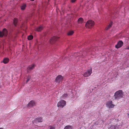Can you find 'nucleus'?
Segmentation results:
<instances>
[{"label":"nucleus","mask_w":129,"mask_h":129,"mask_svg":"<svg viewBox=\"0 0 129 129\" xmlns=\"http://www.w3.org/2000/svg\"><path fill=\"white\" fill-rule=\"evenodd\" d=\"M30 0L31 1H34V0Z\"/></svg>","instance_id":"28"},{"label":"nucleus","mask_w":129,"mask_h":129,"mask_svg":"<svg viewBox=\"0 0 129 129\" xmlns=\"http://www.w3.org/2000/svg\"><path fill=\"white\" fill-rule=\"evenodd\" d=\"M123 43L122 41H119L117 42V44L115 45V47L117 49L123 46Z\"/></svg>","instance_id":"9"},{"label":"nucleus","mask_w":129,"mask_h":129,"mask_svg":"<svg viewBox=\"0 0 129 129\" xmlns=\"http://www.w3.org/2000/svg\"><path fill=\"white\" fill-rule=\"evenodd\" d=\"M83 21V19L82 18H79L78 20V22L79 23H81Z\"/></svg>","instance_id":"18"},{"label":"nucleus","mask_w":129,"mask_h":129,"mask_svg":"<svg viewBox=\"0 0 129 129\" xmlns=\"http://www.w3.org/2000/svg\"><path fill=\"white\" fill-rule=\"evenodd\" d=\"M0 129H4L3 128H0Z\"/></svg>","instance_id":"27"},{"label":"nucleus","mask_w":129,"mask_h":129,"mask_svg":"<svg viewBox=\"0 0 129 129\" xmlns=\"http://www.w3.org/2000/svg\"><path fill=\"white\" fill-rule=\"evenodd\" d=\"M7 31L5 28L3 29L2 31H0V37H3L4 36H7Z\"/></svg>","instance_id":"7"},{"label":"nucleus","mask_w":129,"mask_h":129,"mask_svg":"<svg viewBox=\"0 0 129 129\" xmlns=\"http://www.w3.org/2000/svg\"><path fill=\"white\" fill-rule=\"evenodd\" d=\"M123 93L122 90H119L116 92L113 96L115 99H119L123 97Z\"/></svg>","instance_id":"1"},{"label":"nucleus","mask_w":129,"mask_h":129,"mask_svg":"<svg viewBox=\"0 0 129 129\" xmlns=\"http://www.w3.org/2000/svg\"><path fill=\"white\" fill-rule=\"evenodd\" d=\"M30 77H28L27 78V80L26 81V83H27L28 82V81L30 79Z\"/></svg>","instance_id":"24"},{"label":"nucleus","mask_w":129,"mask_h":129,"mask_svg":"<svg viewBox=\"0 0 129 129\" xmlns=\"http://www.w3.org/2000/svg\"><path fill=\"white\" fill-rule=\"evenodd\" d=\"M74 33V31H71L69 32L68 33V35H71Z\"/></svg>","instance_id":"21"},{"label":"nucleus","mask_w":129,"mask_h":129,"mask_svg":"<svg viewBox=\"0 0 129 129\" xmlns=\"http://www.w3.org/2000/svg\"><path fill=\"white\" fill-rule=\"evenodd\" d=\"M64 129H72V127L71 125H67L64 127Z\"/></svg>","instance_id":"17"},{"label":"nucleus","mask_w":129,"mask_h":129,"mask_svg":"<svg viewBox=\"0 0 129 129\" xmlns=\"http://www.w3.org/2000/svg\"><path fill=\"white\" fill-rule=\"evenodd\" d=\"M9 59L7 58H5L4 59L3 62L4 63L6 64L9 62Z\"/></svg>","instance_id":"15"},{"label":"nucleus","mask_w":129,"mask_h":129,"mask_svg":"<svg viewBox=\"0 0 129 129\" xmlns=\"http://www.w3.org/2000/svg\"><path fill=\"white\" fill-rule=\"evenodd\" d=\"M67 96H68V95L67 94H63V97H67Z\"/></svg>","instance_id":"25"},{"label":"nucleus","mask_w":129,"mask_h":129,"mask_svg":"<svg viewBox=\"0 0 129 129\" xmlns=\"http://www.w3.org/2000/svg\"><path fill=\"white\" fill-rule=\"evenodd\" d=\"M35 103L34 101L31 100L27 104V107L30 108L33 107L35 105Z\"/></svg>","instance_id":"10"},{"label":"nucleus","mask_w":129,"mask_h":129,"mask_svg":"<svg viewBox=\"0 0 129 129\" xmlns=\"http://www.w3.org/2000/svg\"><path fill=\"white\" fill-rule=\"evenodd\" d=\"M112 25V23H110L107 27L106 28V30H108L110 28L111 26Z\"/></svg>","instance_id":"23"},{"label":"nucleus","mask_w":129,"mask_h":129,"mask_svg":"<svg viewBox=\"0 0 129 129\" xmlns=\"http://www.w3.org/2000/svg\"><path fill=\"white\" fill-rule=\"evenodd\" d=\"M106 105L107 107L111 108L114 107L115 105L112 104V102L111 101H107L106 103Z\"/></svg>","instance_id":"4"},{"label":"nucleus","mask_w":129,"mask_h":129,"mask_svg":"<svg viewBox=\"0 0 129 129\" xmlns=\"http://www.w3.org/2000/svg\"><path fill=\"white\" fill-rule=\"evenodd\" d=\"M43 27L41 26H40L36 28L35 30H36L37 31H40L42 30L43 29Z\"/></svg>","instance_id":"14"},{"label":"nucleus","mask_w":129,"mask_h":129,"mask_svg":"<svg viewBox=\"0 0 129 129\" xmlns=\"http://www.w3.org/2000/svg\"><path fill=\"white\" fill-rule=\"evenodd\" d=\"M17 19L16 18H14L13 20V24L15 26H16L17 25Z\"/></svg>","instance_id":"16"},{"label":"nucleus","mask_w":129,"mask_h":129,"mask_svg":"<svg viewBox=\"0 0 129 129\" xmlns=\"http://www.w3.org/2000/svg\"><path fill=\"white\" fill-rule=\"evenodd\" d=\"M76 0H71V2L72 3H74Z\"/></svg>","instance_id":"26"},{"label":"nucleus","mask_w":129,"mask_h":129,"mask_svg":"<svg viewBox=\"0 0 129 129\" xmlns=\"http://www.w3.org/2000/svg\"><path fill=\"white\" fill-rule=\"evenodd\" d=\"M92 69L91 68L90 69L88 70L87 71L85 72L83 74V75L85 77H88L92 73Z\"/></svg>","instance_id":"5"},{"label":"nucleus","mask_w":129,"mask_h":129,"mask_svg":"<svg viewBox=\"0 0 129 129\" xmlns=\"http://www.w3.org/2000/svg\"><path fill=\"white\" fill-rule=\"evenodd\" d=\"M26 7V5L25 4H23L21 6V9L22 10H24L25 9Z\"/></svg>","instance_id":"19"},{"label":"nucleus","mask_w":129,"mask_h":129,"mask_svg":"<svg viewBox=\"0 0 129 129\" xmlns=\"http://www.w3.org/2000/svg\"><path fill=\"white\" fill-rule=\"evenodd\" d=\"M43 121V119L41 117H39L36 118L33 121V123L34 122H42Z\"/></svg>","instance_id":"11"},{"label":"nucleus","mask_w":129,"mask_h":129,"mask_svg":"<svg viewBox=\"0 0 129 129\" xmlns=\"http://www.w3.org/2000/svg\"><path fill=\"white\" fill-rule=\"evenodd\" d=\"M58 38L59 37L56 36H54L52 37L50 40V43L51 44L54 43L57 40Z\"/></svg>","instance_id":"8"},{"label":"nucleus","mask_w":129,"mask_h":129,"mask_svg":"<svg viewBox=\"0 0 129 129\" xmlns=\"http://www.w3.org/2000/svg\"><path fill=\"white\" fill-rule=\"evenodd\" d=\"M66 104V102L63 100H61L58 103L57 106L58 107L63 108L64 106Z\"/></svg>","instance_id":"2"},{"label":"nucleus","mask_w":129,"mask_h":129,"mask_svg":"<svg viewBox=\"0 0 129 129\" xmlns=\"http://www.w3.org/2000/svg\"><path fill=\"white\" fill-rule=\"evenodd\" d=\"M35 67V65L34 64H33L30 65L28 66L27 68V71H29L33 69Z\"/></svg>","instance_id":"13"},{"label":"nucleus","mask_w":129,"mask_h":129,"mask_svg":"<svg viewBox=\"0 0 129 129\" xmlns=\"http://www.w3.org/2000/svg\"><path fill=\"white\" fill-rule=\"evenodd\" d=\"M33 36L30 35L28 36L27 39L28 40H31L33 39Z\"/></svg>","instance_id":"20"},{"label":"nucleus","mask_w":129,"mask_h":129,"mask_svg":"<svg viewBox=\"0 0 129 129\" xmlns=\"http://www.w3.org/2000/svg\"><path fill=\"white\" fill-rule=\"evenodd\" d=\"M94 22L92 20L88 21L86 24V26L87 27L90 28L92 27L94 24Z\"/></svg>","instance_id":"3"},{"label":"nucleus","mask_w":129,"mask_h":129,"mask_svg":"<svg viewBox=\"0 0 129 129\" xmlns=\"http://www.w3.org/2000/svg\"><path fill=\"white\" fill-rule=\"evenodd\" d=\"M119 125L116 124L115 125H112L108 128V129H116L117 128H118Z\"/></svg>","instance_id":"12"},{"label":"nucleus","mask_w":129,"mask_h":129,"mask_svg":"<svg viewBox=\"0 0 129 129\" xmlns=\"http://www.w3.org/2000/svg\"><path fill=\"white\" fill-rule=\"evenodd\" d=\"M63 77L61 75H58L56 78L55 80L56 82L59 83L63 80Z\"/></svg>","instance_id":"6"},{"label":"nucleus","mask_w":129,"mask_h":129,"mask_svg":"<svg viewBox=\"0 0 129 129\" xmlns=\"http://www.w3.org/2000/svg\"><path fill=\"white\" fill-rule=\"evenodd\" d=\"M49 129H55V127L54 125H50L49 126Z\"/></svg>","instance_id":"22"}]
</instances>
